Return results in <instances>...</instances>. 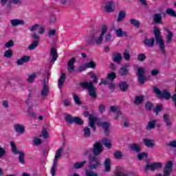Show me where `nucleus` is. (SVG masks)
I'll use <instances>...</instances> for the list:
<instances>
[{
	"label": "nucleus",
	"instance_id": "obj_37",
	"mask_svg": "<svg viewBox=\"0 0 176 176\" xmlns=\"http://www.w3.org/2000/svg\"><path fill=\"white\" fill-rule=\"evenodd\" d=\"M144 102V96H135L134 103L135 105H140Z\"/></svg>",
	"mask_w": 176,
	"mask_h": 176
},
{
	"label": "nucleus",
	"instance_id": "obj_33",
	"mask_svg": "<svg viewBox=\"0 0 176 176\" xmlns=\"http://www.w3.org/2000/svg\"><path fill=\"white\" fill-rule=\"evenodd\" d=\"M126 18V12L121 10L118 13V16L117 19L118 23H121V21H123L124 19Z\"/></svg>",
	"mask_w": 176,
	"mask_h": 176
},
{
	"label": "nucleus",
	"instance_id": "obj_7",
	"mask_svg": "<svg viewBox=\"0 0 176 176\" xmlns=\"http://www.w3.org/2000/svg\"><path fill=\"white\" fill-rule=\"evenodd\" d=\"M136 75L139 83H140V85H144L146 80V77L145 76V68L142 67H138Z\"/></svg>",
	"mask_w": 176,
	"mask_h": 176
},
{
	"label": "nucleus",
	"instance_id": "obj_29",
	"mask_svg": "<svg viewBox=\"0 0 176 176\" xmlns=\"http://www.w3.org/2000/svg\"><path fill=\"white\" fill-rule=\"evenodd\" d=\"M102 144H103L107 149H111V148H112V142H111V140L108 138H104L102 140Z\"/></svg>",
	"mask_w": 176,
	"mask_h": 176
},
{
	"label": "nucleus",
	"instance_id": "obj_30",
	"mask_svg": "<svg viewBox=\"0 0 176 176\" xmlns=\"http://www.w3.org/2000/svg\"><path fill=\"white\" fill-rule=\"evenodd\" d=\"M104 170L107 173H109L111 171V159L106 158L104 160Z\"/></svg>",
	"mask_w": 176,
	"mask_h": 176
},
{
	"label": "nucleus",
	"instance_id": "obj_1",
	"mask_svg": "<svg viewBox=\"0 0 176 176\" xmlns=\"http://www.w3.org/2000/svg\"><path fill=\"white\" fill-rule=\"evenodd\" d=\"M104 152V146L101 141L96 142L93 144V147L89 150H85L84 151V156H88V168L89 170H96L98 166L101 165V160L97 157L100 156L101 153Z\"/></svg>",
	"mask_w": 176,
	"mask_h": 176
},
{
	"label": "nucleus",
	"instance_id": "obj_32",
	"mask_svg": "<svg viewBox=\"0 0 176 176\" xmlns=\"http://www.w3.org/2000/svg\"><path fill=\"white\" fill-rule=\"evenodd\" d=\"M119 89L121 91H126L129 89V85L124 81H121L119 85Z\"/></svg>",
	"mask_w": 176,
	"mask_h": 176
},
{
	"label": "nucleus",
	"instance_id": "obj_41",
	"mask_svg": "<svg viewBox=\"0 0 176 176\" xmlns=\"http://www.w3.org/2000/svg\"><path fill=\"white\" fill-rule=\"evenodd\" d=\"M166 13L168 14V16H170V17H176L175 10H173V8H167Z\"/></svg>",
	"mask_w": 176,
	"mask_h": 176
},
{
	"label": "nucleus",
	"instance_id": "obj_51",
	"mask_svg": "<svg viewBox=\"0 0 176 176\" xmlns=\"http://www.w3.org/2000/svg\"><path fill=\"white\" fill-rule=\"evenodd\" d=\"M107 78L110 80H113V79L116 78V74L114 72H111L107 74Z\"/></svg>",
	"mask_w": 176,
	"mask_h": 176
},
{
	"label": "nucleus",
	"instance_id": "obj_6",
	"mask_svg": "<svg viewBox=\"0 0 176 176\" xmlns=\"http://www.w3.org/2000/svg\"><path fill=\"white\" fill-rule=\"evenodd\" d=\"M65 120H66L67 123H69L70 124H78V126H82L84 122L82 119L79 117H72L70 114H67L65 117Z\"/></svg>",
	"mask_w": 176,
	"mask_h": 176
},
{
	"label": "nucleus",
	"instance_id": "obj_3",
	"mask_svg": "<svg viewBox=\"0 0 176 176\" xmlns=\"http://www.w3.org/2000/svg\"><path fill=\"white\" fill-rule=\"evenodd\" d=\"M153 34L156 43L159 44L160 52H162V54H166V45L164 44V40L162 37V32H160L157 27L155 26L153 28Z\"/></svg>",
	"mask_w": 176,
	"mask_h": 176
},
{
	"label": "nucleus",
	"instance_id": "obj_11",
	"mask_svg": "<svg viewBox=\"0 0 176 176\" xmlns=\"http://www.w3.org/2000/svg\"><path fill=\"white\" fill-rule=\"evenodd\" d=\"M32 37L33 38L34 41L29 45L28 47L29 50H34V49H36V47L39 45V41H41V38H39L38 34H32Z\"/></svg>",
	"mask_w": 176,
	"mask_h": 176
},
{
	"label": "nucleus",
	"instance_id": "obj_53",
	"mask_svg": "<svg viewBox=\"0 0 176 176\" xmlns=\"http://www.w3.org/2000/svg\"><path fill=\"white\" fill-rule=\"evenodd\" d=\"M162 107H163V105H162V104H157L156 106V107L154 109L153 112L155 113H156V115H159V112H160V111H162Z\"/></svg>",
	"mask_w": 176,
	"mask_h": 176
},
{
	"label": "nucleus",
	"instance_id": "obj_62",
	"mask_svg": "<svg viewBox=\"0 0 176 176\" xmlns=\"http://www.w3.org/2000/svg\"><path fill=\"white\" fill-rule=\"evenodd\" d=\"M98 111L100 113H104V111H105V105L104 104H100L98 107Z\"/></svg>",
	"mask_w": 176,
	"mask_h": 176
},
{
	"label": "nucleus",
	"instance_id": "obj_56",
	"mask_svg": "<svg viewBox=\"0 0 176 176\" xmlns=\"http://www.w3.org/2000/svg\"><path fill=\"white\" fill-rule=\"evenodd\" d=\"M33 144H34V145H41V144H42V140L38 138H34L33 140Z\"/></svg>",
	"mask_w": 176,
	"mask_h": 176
},
{
	"label": "nucleus",
	"instance_id": "obj_24",
	"mask_svg": "<svg viewBox=\"0 0 176 176\" xmlns=\"http://www.w3.org/2000/svg\"><path fill=\"white\" fill-rule=\"evenodd\" d=\"M66 79H67V75H65V73H63L58 79V89H61V87H63V85H64V82H65Z\"/></svg>",
	"mask_w": 176,
	"mask_h": 176
},
{
	"label": "nucleus",
	"instance_id": "obj_49",
	"mask_svg": "<svg viewBox=\"0 0 176 176\" xmlns=\"http://www.w3.org/2000/svg\"><path fill=\"white\" fill-rule=\"evenodd\" d=\"M35 78H36V74H32L29 76L28 78H27L26 80L27 82H28V83H32V82H34V80H35Z\"/></svg>",
	"mask_w": 176,
	"mask_h": 176
},
{
	"label": "nucleus",
	"instance_id": "obj_23",
	"mask_svg": "<svg viewBox=\"0 0 176 176\" xmlns=\"http://www.w3.org/2000/svg\"><path fill=\"white\" fill-rule=\"evenodd\" d=\"M129 148L131 151H133V152H136V153H140L141 151V146L140 144L133 143L129 145Z\"/></svg>",
	"mask_w": 176,
	"mask_h": 176
},
{
	"label": "nucleus",
	"instance_id": "obj_5",
	"mask_svg": "<svg viewBox=\"0 0 176 176\" xmlns=\"http://www.w3.org/2000/svg\"><path fill=\"white\" fill-rule=\"evenodd\" d=\"M83 116L85 118H87V116H89L88 126L91 127V129H93L94 131H96V122L98 120V118L94 116V114H90L87 111L83 113Z\"/></svg>",
	"mask_w": 176,
	"mask_h": 176
},
{
	"label": "nucleus",
	"instance_id": "obj_14",
	"mask_svg": "<svg viewBox=\"0 0 176 176\" xmlns=\"http://www.w3.org/2000/svg\"><path fill=\"white\" fill-rule=\"evenodd\" d=\"M152 24H163V16L162 13H155L153 15Z\"/></svg>",
	"mask_w": 176,
	"mask_h": 176
},
{
	"label": "nucleus",
	"instance_id": "obj_16",
	"mask_svg": "<svg viewBox=\"0 0 176 176\" xmlns=\"http://www.w3.org/2000/svg\"><path fill=\"white\" fill-rule=\"evenodd\" d=\"M75 63H76V58H72L69 60L67 63V71L69 74H71L72 71L75 69V65H74Z\"/></svg>",
	"mask_w": 176,
	"mask_h": 176
},
{
	"label": "nucleus",
	"instance_id": "obj_10",
	"mask_svg": "<svg viewBox=\"0 0 176 176\" xmlns=\"http://www.w3.org/2000/svg\"><path fill=\"white\" fill-rule=\"evenodd\" d=\"M108 31V26L107 25L103 24L101 26V33L99 37L96 40V45H101L102 44V41H104V35L107 34Z\"/></svg>",
	"mask_w": 176,
	"mask_h": 176
},
{
	"label": "nucleus",
	"instance_id": "obj_44",
	"mask_svg": "<svg viewBox=\"0 0 176 176\" xmlns=\"http://www.w3.org/2000/svg\"><path fill=\"white\" fill-rule=\"evenodd\" d=\"M153 104L149 101H147L145 104V108L146 111H151L153 109Z\"/></svg>",
	"mask_w": 176,
	"mask_h": 176
},
{
	"label": "nucleus",
	"instance_id": "obj_34",
	"mask_svg": "<svg viewBox=\"0 0 176 176\" xmlns=\"http://www.w3.org/2000/svg\"><path fill=\"white\" fill-rule=\"evenodd\" d=\"M19 163H20V164H25V160L24 158L25 157V153L24 151L19 152Z\"/></svg>",
	"mask_w": 176,
	"mask_h": 176
},
{
	"label": "nucleus",
	"instance_id": "obj_18",
	"mask_svg": "<svg viewBox=\"0 0 176 176\" xmlns=\"http://www.w3.org/2000/svg\"><path fill=\"white\" fill-rule=\"evenodd\" d=\"M31 60V56H23L21 58L16 60L17 65H23L25 63H28Z\"/></svg>",
	"mask_w": 176,
	"mask_h": 176
},
{
	"label": "nucleus",
	"instance_id": "obj_20",
	"mask_svg": "<svg viewBox=\"0 0 176 176\" xmlns=\"http://www.w3.org/2000/svg\"><path fill=\"white\" fill-rule=\"evenodd\" d=\"M50 56H52V58L51 59V63H54V61H57V58H58V54H57V50L56 48H51Z\"/></svg>",
	"mask_w": 176,
	"mask_h": 176
},
{
	"label": "nucleus",
	"instance_id": "obj_40",
	"mask_svg": "<svg viewBox=\"0 0 176 176\" xmlns=\"http://www.w3.org/2000/svg\"><path fill=\"white\" fill-rule=\"evenodd\" d=\"M130 23L132 25L135 27L136 28H140V25H141V23H140V21L135 19H130Z\"/></svg>",
	"mask_w": 176,
	"mask_h": 176
},
{
	"label": "nucleus",
	"instance_id": "obj_64",
	"mask_svg": "<svg viewBox=\"0 0 176 176\" xmlns=\"http://www.w3.org/2000/svg\"><path fill=\"white\" fill-rule=\"evenodd\" d=\"M116 176H129V175H127V173H124L123 172L118 171V172L116 173Z\"/></svg>",
	"mask_w": 176,
	"mask_h": 176
},
{
	"label": "nucleus",
	"instance_id": "obj_43",
	"mask_svg": "<svg viewBox=\"0 0 176 176\" xmlns=\"http://www.w3.org/2000/svg\"><path fill=\"white\" fill-rule=\"evenodd\" d=\"M138 60L140 61V63H144L145 60H146V55L145 54L140 53L138 55Z\"/></svg>",
	"mask_w": 176,
	"mask_h": 176
},
{
	"label": "nucleus",
	"instance_id": "obj_4",
	"mask_svg": "<svg viewBox=\"0 0 176 176\" xmlns=\"http://www.w3.org/2000/svg\"><path fill=\"white\" fill-rule=\"evenodd\" d=\"M153 93H155L158 98H160L161 100L165 99L168 100L171 98V94H170L167 89H164L162 92L157 87H153Z\"/></svg>",
	"mask_w": 176,
	"mask_h": 176
},
{
	"label": "nucleus",
	"instance_id": "obj_45",
	"mask_svg": "<svg viewBox=\"0 0 176 176\" xmlns=\"http://www.w3.org/2000/svg\"><path fill=\"white\" fill-rule=\"evenodd\" d=\"M84 137L89 138L91 135V132L90 131V128L86 126L84 129Z\"/></svg>",
	"mask_w": 176,
	"mask_h": 176
},
{
	"label": "nucleus",
	"instance_id": "obj_13",
	"mask_svg": "<svg viewBox=\"0 0 176 176\" xmlns=\"http://www.w3.org/2000/svg\"><path fill=\"white\" fill-rule=\"evenodd\" d=\"M99 127H102L104 129L105 135H109V127L111 124L108 122H100L98 123Z\"/></svg>",
	"mask_w": 176,
	"mask_h": 176
},
{
	"label": "nucleus",
	"instance_id": "obj_59",
	"mask_svg": "<svg viewBox=\"0 0 176 176\" xmlns=\"http://www.w3.org/2000/svg\"><path fill=\"white\" fill-rule=\"evenodd\" d=\"M151 74L152 76H157V75H159V74H160V71H159L158 69H154L151 70Z\"/></svg>",
	"mask_w": 176,
	"mask_h": 176
},
{
	"label": "nucleus",
	"instance_id": "obj_57",
	"mask_svg": "<svg viewBox=\"0 0 176 176\" xmlns=\"http://www.w3.org/2000/svg\"><path fill=\"white\" fill-rule=\"evenodd\" d=\"M6 47H12L14 46V41L13 40H10L5 44Z\"/></svg>",
	"mask_w": 176,
	"mask_h": 176
},
{
	"label": "nucleus",
	"instance_id": "obj_39",
	"mask_svg": "<svg viewBox=\"0 0 176 176\" xmlns=\"http://www.w3.org/2000/svg\"><path fill=\"white\" fill-rule=\"evenodd\" d=\"M96 41H97V38H96V36H91L87 38V43L88 45H94V43H96Z\"/></svg>",
	"mask_w": 176,
	"mask_h": 176
},
{
	"label": "nucleus",
	"instance_id": "obj_55",
	"mask_svg": "<svg viewBox=\"0 0 176 176\" xmlns=\"http://www.w3.org/2000/svg\"><path fill=\"white\" fill-rule=\"evenodd\" d=\"M166 146L169 148H176V140L169 142L166 144Z\"/></svg>",
	"mask_w": 176,
	"mask_h": 176
},
{
	"label": "nucleus",
	"instance_id": "obj_19",
	"mask_svg": "<svg viewBox=\"0 0 176 176\" xmlns=\"http://www.w3.org/2000/svg\"><path fill=\"white\" fill-rule=\"evenodd\" d=\"M14 129L16 133H19V134H24V133H25V127L21 124H15L14 126Z\"/></svg>",
	"mask_w": 176,
	"mask_h": 176
},
{
	"label": "nucleus",
	"instance_id": "obj_42",
	"mask_svg": "<svg viewBox=\"0 0 176 176\" xmlns=\"http://www.w3.org/2000/svg\"><path fill=\"white\" fill-rule=\"evenodd\" d=\"M153 166V171H155V170H159V168H162V167H163V164H162V162H155L152 164Z\"/></svg>",
	"mask_w": 176,
	"mask_h": 176
},
{
	"label": "nucleus",
	"instance_id": "obj_35",
	"mask_svg": "<svg viewBox=\"0 0 176 176\" xmlns=\"http://www.w3.org/2000/svg\"><path fill=\"white\" fill-rule=\"evenodd\" d=\"M10 145H11V151L14 155H19L20 153V151L17 150V146H16V144L14 142H10Z\"/></svg>",
	"mask_w": 176,
	"mask_h": 176
},
{
	"label": "nucleus",
	"instance_id": "obj_31",
	"mask_svg": "<svg viewBox=\"0 0 176 176\" xmlns=\"http://www.w3.org/2000/svg\"><path fill=\"white\" fill-rule=\"evenodd\" d=\"M163 119H164V122L167 127H168V126H173V122H171V120L170 119V118H168V114H166V113L164 114Z\"/></svg>",
	"mask_w": 176,
	"mask_h": 176
},
{
	"label": "nucleus",
	"instance_id": "obj_61",
	"mask_svg": "<svg viewBox=\"0 0 176 176\" xmlns=\"http://www.w3.org/2000/svg\"><path fill=\"white\" fill-rule=\"evenodd\" d=\"M57 18H56V15H51L50 18V24H54Z\"/></svg>",
	"mask_w": 176,
	"mask_h": 176
},
{
	"label": "nucleus",
	"instance_id": "obj_26",
	"mask_svg": "<svg viewBox=\"0 0 176 176\" xmlns=\"http://www.w3.org/2000/svg\"><path fill=\"white\" fill-rule=\"evenodd\" d=\"M143 142L146 148H154L155 146V143L152 140L144 138L143 139Z\"/></svg>",
	"mask_w": 176,
	"mask_h": 176
},
{
	"label": "nucleus",
	"instance_id": "obj_8",
	"mask_svg": "<svg viewBox=\"0 0 176 176\" xmlns=\"http://www.w3.org/2000/svg\"><path fill=\"white\" fill-rule=\"evenodd\" d=\"M61 152H63V148H58L56 152L54 164L51 168V175L52 176L56 175V168H57V159H60V157H61Z\"/></svg>",
	"mask_w": 176,
	"mask_h": 176
},
{
	"label": "nucleus",
	"instance_id": "obj_52",
	"mask_svg": "<svg viewBox=\"0 0 176 176\" xmlns=\"http://www.w3.org/2000/svg\"><path fill=\"white\" fill-rule=\"evenodd\" d=\"M85 67L87 68H92L93 69H94V68H96V63H94V61H90L89 63L85 64Z\"/></svg>",
	"mask_w": 176,
	"mask_h": 176
},
{
	"label": "nucleus",
	"instance_id": "obj_15",
	"mask_svg": "<svg viewBox=\"0 0 176 176\" xmlns=\"http://www.w3.org/2000/svg\"><path fill=\"white\" fill-rule=\"evenodd\" d=\"M129 65L126 64L124 66L121 67L118 74L120 76H127L130 72V69H129Z\"/></svg>",
	"mask_w": 176,
	"mask_h": 176
},
{
	"label": "nucleus",
	"instance_id": "obj_2",
	"mask_svg": "<svg viewBox=\"0 0 176 176\" xmlns=\"http://www.w3.org/2000/svg\"><path fill=\"white\" fill-rule=\"evenodd\" d=\"M91 78L93 81L87 82L84 81L80 82V86L85 90H88L89 95L94 99L97 98V91H96V87H94V83H98V77L96 74H92Z\"/></svg>",
	"mask_w": 176,
	"mask_h": 176
},
{
	"label": "nucleus",
	"instance_id": "obj_54",
	"mask_svg": "<svg viewBox=\"0 0 176 176\" xmlns=\"http://www.w3.org/2000/svg\"><path fill=\"white\" fill-rule=\"evenodd\" d=\"M124 58L126 61H129L130 58H131V55H130V53H129V51L126 50L124 52Z\"/></svg>",
	"mask_w": 176,
	"mask_h": 176
},
{
	"label": "nucleus",
	"instance_id": "obj_9",
	"mask_svg": "<svg viewBox=\"0 0 176 176\" xmlns=\"http://www.w3.org/2000/svg\"><path fill=\"white\" fill-rule=\"evenodd\" d=\"M173 161H168L166 163L165 166L164 167V175L162 174H159L157 176H170L171 175V173L173 171Z\"/></svg>",
	"mask_w": 176,
	"mask_h": 176
},
{
	"label": "nucleus",
	"instance_id": "obj_38",
	"mask_svg": "<svg viewBox=\"0 0 176 176\" xmlns=\"http://www.w3.org/2000/svg\"><path fill=\"white\" fill-rule=\"evenodd\" d=\"M86 163H87V161H86V160H84L80 162H76L74 164V168H76V170H79V168H82V167H83V166H85V164H86Z\"/></svg>",
	"mask_w": 176,
	"mask_h": 176
},
{
	"label": "nucleus",
	"instance_id": "obj_21",
	"mask_svg": "<svg viewBox=\"0 0 176 176\" xmlns=\"http://www.w3.org/2000/svg\"><path fill=\"white\" fill-rule=\"evenodd\" d=\"M49 91H50V89H49V87H47V85H46V81L43 82V87L41 91V97H47V94H49Z\"/></svg>",
	"mask_w": 176,
	"mask_h": 176
},
{
	"label": "nucleus",
	"instance_id": "obj_47",
	"mask_svg": "<svg viewBox=\"0 0 176 176\" xmlns=\"http://www.w3.org/2000/svg\"><path fill=\"white\" fill-rule=\"evenodd\" d=\"M139 160H144L146 157H148V153H140L137 156Z\"/></svg>",
	"mask_w": 176,
	"mask_h": 176
},
{
	"label": "nucleus",
	"instance_id": "obj_28",
	"mask_svg": "<svg viewBox=\"0 0 176 176\" xmlns=\"http://www.w3.org/2000/svg\"><path fill=\"white\" fill-rule=\"evenodd\" d=\"M116 34L118 38L127 37V32H124L120 28L116 30Z\"/></svg>",
	"mask_w": 176,
	"mask_h": 176
},
{
	"label": "nucleus",
	"instance_id": "obj_48",
	"mask_svg": "<svg viewBox=\"0 0 176 176\" xmlns=\"http://www.w3.org/2000/svg\"><path fill=\"white\" fill-rule=\"evenodd\" d=\"M13 56V51L12 50H8L4 52V57L7 58H10Z\"/></svg>",
	"mask_w": 176,
	"mask_h": 176
},
{
	"label": "nucleus",
	"instance_id": "obj_27",
	"mask_svg": "<svg viewBox=\"0 0 176 176\" xmlns=\"http://www.w3.org/2000/svg\"><path fill=\"white\" fill-rule=\"evenodd\" d=\"M165 31L167 32L166 43H170L171 41H173V38H174V34L168 29H166Z\"/></svg>",
	"mask_w": 176,
	"mask_h": 176
},
{
	"label": "nucleus",
	"instance_id": "obj_12",
	"mask_svg": "<svg viewBox=\"0 0 176 176\" xmlns=\"http://www.w3.org/2000/svg\"><path fill=\"white\" fill-rule=\"evenodd\" d=\"M104 12L107 13H112L115 12V2L112 1H107L104 6Z\"/></svg>",
	"mask_w": 176,
	"mask_h": 176
},
{
	"label": "nucleus",
	"instance_id": "obj_46",
	"mask_svg": "<svg viewBox=\"0 0 176 176\" xmlns=\"http://www.w3.org/2000/svg\"><path fill=\"white\" fill-rule=\"evenodd\" d=\"M73 98L74 100V102L75 104H76V105H80L82 104V102L80 101V98H79V96H78L76 94H73Z\"/></svg>",
	"mask_w": 176,
	"mask_h": 176
},
{
	"label": "nucleus",
	"instance_id": "obj_63",
	"mask_svg": "<svg viewBox=\"0 0 176 176\" xmlns=\"http://www.w3.org/2000/svg\"><path fill=\"white\" fill-rule=\"evenodd\" d=\"M87 176H98L97 173L91 172V171H87L86 173Z\"/></svg>",
	"mask_w": 176,
	"mask_h": 176
},
{
	"label": "nucleus",
	"instance_id": "obj_60",
	"mask_svg": "<svg viewBox=\"0 0 176 176\" xmlns=\"http://www.w3.org/2000/svg\"><path fill=\"white\" fill-rule=\"evenodd\" d=\"M153 164H146V166L144 168V171L145 173H147L148 171H149V170H151V171H153Z\"/></svg>",
	"mask_w": 176,
	"mask_h": 176
},
{
	"label": "nucleus",
	"instance_id": "obj_58",
	"mask_svg": "<svg viewBox=\"0 0 176 176\" xmlns=\"http://www.w3.org/2000/svg\"><path fill=\"white\" fill-rule=\"evenodd\" d=\"M111 39H112V34L108 33L106 34L104 38V42H111Z\"/></svg>",
	"mask_w": 176,
	"mask_h": 176
},
{
	"label": "nucleus",
	"instance_id": "obj_50",
	"mask_svg": "<svg viewBox=\"0 0 176 176\" xmlns=\"http://www.w3.org/2000/svg\"><path fill=\"white\" fill-rule=\"evenodd\" d=\"M113 155L116 159H118V160H120L123 157V155L122 154V151H117L114 152Z\"/></svg>",
	"mask_w": 176,
	"mask_h": 176
},
{
	"label": "nucleus",
	"instance_id": "obj_36",
	"mask_svg": "<svg viewBox=\"0 0 176 176\" xmlns=\"http://www.w3.org/2000/svg\"><path fill=\"white\" fill-rule=\"evenodd\" d=\"M156 120H151L146 126V129L153 130V129H155V127H156Z\"/></svg>",
	"mask_w": 176,
	"mask_h": 176
},
{
	"label": "nucleus",
	"instance_id": "obj_25",
	"mask_svg": "<svg viewBox=\"0 0 176 176\" xmlns=\"http://www.w3.org/2000/svg\"><path fill=\"white\" fill-rule=\"evenodd\" d=\"M144 43L148 47H153L155 46V38L153 37L150 39L146 38L144 39Z\"/></svg>",
	"mask_w": 176,
	"mask_h": 176
},
{
	"label": "nucleus",
	"instance_id": "obj_22",
	"mask_svg": "<svg viewBox=\"0 0 176 176\" xmlns=\"http://www.w3.org/2000/svg\"><path fill=\"white\" fill-rule=\"evenodd\" d=\"M11 25L12 27H17V25H24L25 24V22L21 19H12L10 21Z\"/></svg>",
	"mask_w": 176,
	"mask_h": 176
},
{
	"label": "nucleus",
	"instance_id": "obj_17",
	"mask_svg": "<svg viewBox=\"0 0 176 176\" xmlns=\"http://www.w3.org/2000/svg\"><path fill=\"white\" fill-rule=\"evenodd\" d=\"M122 60H123V56H122V54L115 52L113 54V63H116V64H120L122 63Z\"/></svg>",
	"mask_w": 176,
	"mask_h": 176
}]
</instances>
